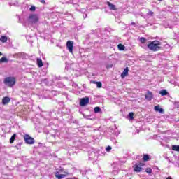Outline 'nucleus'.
Instances as JSON below:
<instances>
[{"label":"nucleus","mask_w":179,"mask_h":179,"mask_svg":"<svg viewBox=\"0 0 179 179\" xmlns=\"http://www.w3.org/2000/svg\"><path fill=\"white\" fill-rule=\"evenodd\" d=\"M147 47L151 51H159L162 48V43L159 41H154L148 44Z\"/></svg>","instance_id":"obj_1"},{"label":"nucleus","mask_w":179,"mask_h":179,"mask_svg":"<svg viewBox=\"0 0 179 179\" xmlns=\"http://www.w3.org/2000/svg\"><path fill=\"white\" fill-rule=\"evenodd\" d=\"M4 83L9 87H13L16 85V78L15 77H7L4 79Z\"/></svg>","instance_id":"obj_2"},{"label":"nucleus","mask_w":179,"mask_h":179,"mask_svg":"<svg viewBox=\"0 0 179 179\" xmlns=\"http://www.w3.org/2000/svg\"><path fill=\"white\" fill-rule=\"evenodd\" d=\"M28 21L31 24L37 23L38 22V16L36 14H31L28 18Z\"/></svg>","instance_id":"obj_3"},{"label":"nucleus","mask_w":179,"mask_h":179,"mask_svg":"<svg viewBox=\"0 0 179 179\" xmlns=\"http://www.w3.org/2000/svg\"><path fill=\"white\" fill-rule=\"evenodd\" d=\"M24 141L27 145H33L34 143V138L33 137H30L29 134H25L24 136Z\"/></svg>","instance_id":"obj_4"},{"label":"nucleus","mask_w":179,"mask_h":179,"mask_svg":"<svg viewBox=\"0 0 179 179\" xmlns=\"http://www.w3.org/2000/svg\"><path fill=\"white\" fill-rule=\"evenodd\" d=\"M66 47H67V49L69 50V52H71V54H73V42L71 41H68L66 43Z\"/></svg>","instance_id":"obj_5"},{"label":"nucleus","mask_w":179,"mask_h":179,"mask_svg":"<svg viewBox=\"0 0 179 179\" xmlns=\"http://www.w3.org/2000/svg\"><path fill=\"white\" fill-rule=\"evenodd\" d=\"M89 101L90 99L88 97L82 98L80 101V106H81V107H85V106L89 104Z\"/></svg>","instance_id":"obj_6"},{"label":"nucleus","mask_w":179,"mask_h":179,"mask_svg":"<svg viewBox=\"0 0 179 179\" xmlns=\"http://www.w3.org/2000/svg\"><path fill=\"white\" fill-rule=\"evenodd\" d=\"M143 166V163H137L135 164L134 171L136 173H140V171H142V166Z\"/></svg>","instance_id":"obj_7"},{"label":"nucleus","mask_w":179,"mask_h":179,"mask_svg":"<svg viewBox=\"0 0 179 179\" xmlns=\"http://www.w3.org/2000/svg\"><path fill=\"white\" fill-rule=\"evenodd\" d=\"M152 99H153V94L152 92L148 91L145 94V99L148 100V101H151Z\"/></svg>","instance_id":"obj_8"},{"label":"nucleus","mask_w":179,"mask_h":179,"mask_svg":"<svg viewBox=\"0 0 179 179\" xmlns=\"http://www.w3.org/2000/svg\"><path fill=\"white\" fill-rule=\"evenodd\" d=\"M106 5H108L110 10H117L115 5L111 3L110 1H107Z\"/></svg>","instance_id":"obj_9"},{"label":"nucleus","mask_w":179,"mask_h":179,"mask_svg":"<svg viewBox=\"0 0 179 179\" xmlns=\"http://www.w3.org/2000/svg\"><path fill=\"white\" fill-rule=\"evenodd\" d=\"M154 110L157 111V113H159V114H164V110L163 108H160V106L157 105L155 106L154 108Z\"/></svg>","instance_id":"obj_10"},{"label":"nucleus","mask_w":179,"mask_h":179,"mask_svg":"<svg viewBox=\"0 0 179 179\" xmlns=\"http://www.w3.org/2000/svg\"><path fill=\"white\" fill-rule=\"evenodd\" d=\"M129 69H128V67H126L122 73L121 74V78L122 79H124V78H125V76H128V72H129Z\"/></svg>","instance_id":"obj_11"},{"label":"nucleus","mask_w":179,"mask_h":179,"mask_svg":"<svg viewBox=\"0 0 179 179\" xmlns=\"http://www.w3.org/2000/svg\"><path fill=\"white\" fill-rule=\"evenodd\" d=\"M55 177H56V178L62 179V178H64L66 177V175H65V174H59V172L58 171H57L55 172Z\"/></svg>","instance_id":"obj_12"},{"label":"nucleus","mask_w":179,"mask_h":179,"mask_svg":"<svg viewBox=\"0 0 179 179\" xmlns=\"http://www.w3.org/2000/svg\"><path fill=\"white\" fill-rule=\"evenodd\" d=\"M10 102V98H9L8 96H6L2 99V103L3 105L9 104Z\"/></svg>","instance_id":"obj_13"},{"label":"nucleus","mask_w":179,"mask_h":179,"mask_svg":"<svg viewBox=\"0 0 179 179\" xmlns=\"http://www.w3.org/2000/svg\"><path fill=\"white\" fill-rule=\"evenodd\" d=\"M159 94H161V96H167V94H169V92L166 90H162L159 92Z\"/></svg>","instance_id":"obj_14"},{"label":"nucleus","mask_w":179,"mask_h":179,"mask_svg":"<svg viewBox=\"0 0 179 179\" xmlns=\"http://www.w3.org/2000/svg\"><path fill=\"white\" fill-rule=\"evenodd\" d=\"M37 65L38 66V68H41V66H43V60H41V59H37Z\"/></svg>","instance_id":"obj_15"},{"label":"nucleus","mask_w":179,"mask_h":179,"mask_svg":"<svg viewBox=\"0 0 179 179\" xmlns=\"http://www.w3.org/2000/svg\"><path fill=\"white\" fill-rule=\"evenodd\" d=\"M117 48L120 51H124L125 50V46L121 43H120L118 45H117Z\"/></svg>","instance_id":"obj_16"},{"label":"nucleus","mask_w":179,"mask_h":179,"mask_svg":"<svg viewBox=\"0 0 179 179\" xmlns=\"http://www.w3.org/2000/svg\"><path fill=\"white\" fill-rule=\"evenodd\" d=\"M94 113H95V114H97L99 113H101V108L99 106L95 107L94 109Z\"/></svg>","instance_id":"obj_17"},{"label":"nucleus","mask_w":179,"mask_h":179,"mask_svg":"<svg viewBox=\"0 0 179 179\" xmlns=\"http://www.w3.org/2000/svg\"><path fill=\"white\" fill-rule=\"evenodd\" d=\"M92 83H94L95 85H96L99 89H100L101 86H103V84L101 83V82L92 81Z\"/></svg>","instance_id":"obj_18"},{"label":"nucleus","mask_w":179,"mask_h":179,"mask_svg":"<svg viewBox=\"0 0 179 179\" xmlns=\"http://www.w3.org/2000/svg\"><path fill=\"white\" fill-rule=\"evenodd\" d=\"M0 41L1 43H6V41H8V38L5 36H3L1 37Z\"/></svg>","instance_id":"obj_19"},{"label":"nucleus","mask_w":179,"mask_h":179,"mask_svg":"<svg viewBox=\"0 0 179 179\" xmlns=\"http://www.w3.org/2000/svg\"><path fill=\"white\" fill-rule=\"evenodd\" d=\"M15 139H16V134H14L10 139V143H13V142H15Z\"/></svg>","instance_id":"obj_20"},{"label":"nucleus","mask_w":179,"mask_h":179,"mask_svg":"<svg viewBox=\"0 0 179 179\" xmlns=\"http://www.w3.org/2000/svg\"><path fill=\"white\" fill-rule=\"evenodd\" d=\"M172 150H175L176 152H179V145H172Z\"/></svg>","instance_id":"obj_21"},{"label":"nucleus","mask_w":179,"mask_h":179,"mask_svg":"<svg viewBox=\"0 0 179 179\" xmlns=\"http://www.w3.org/2000/svg\"><path fill=\"white\" fill-rule=\"evenodd\" d=\"M3 62H8V58L3 57L0 59V64H2Z\"/></svg>","instance_id":"obj_22"},{"label":"nucleus","mask_w":179,"mask_h":179,"mask_svg":"<svg viewBox=\"0 0 179 179\" xmlns=\"http://www.w3.org/2000/svg\"><path fill=\"white\" fill-rule=\"evenodd\" d=\"M15 57H17L18 58H22V57H24V53L23 52H19L15 54Z\"/></svg>","instance_id":"obj_23"},{"label":"nucleus","mask_w":179,"mask_h":179,"mask_svg":"<svg viewBox=\"0 0 179 179\" xmlns=\"http://www.w3.org/2000/svg\"><path fill=\"white\" fill-rule=\"evenodd\" d=\"M143 160H144V162H148L149 160V155H144L143 157Z\"/></svg>","instance_id":"obj_24"},{"label":"nucleus","mask_w":179,"mask_h":179,"mask_svg":"<svg viewBox=\"0 0 179 179\" xmlns=\"http://www.w3.org/2000/svg\"><path fill=\"white\" fill-rule=\"evenodd\" d=\"M128 117L130 120H134V113L131 112L129 113Z\"/></svg>","instance_id":"obj_25"},{"label":"nucleus","mask_w":179,"mask_h":179,"mask_svg":"<svg viewBox=\"0 0 179 179\" xmlns=\"http://www.w3.org/2000/svg\"><path fill=\"white\" fill-rule=\"evenodd\" d=\"M153 15H155V13H153V11H148V13H147V16H150L152 17Z\"/></svg>","instance_id":"obj_26"},{"label":"nucleus","mask_w":179,"mask_h":179,"mask_svg":"<svg viewBox=\"0 0 179 179\" xmlns=\"http://www.w3.org/2000/svg\"><path fill=\"white\" fill-rule=\"evenodd\" d=\"M140 41H141V43H142V44H143V43H146V38L142 37L140 38Z\"/></svg>","instance_id":"obj_27"},{"label":"nucleus","mask_w":179,"mask_h":179,"mask_svg":"<svg viewBox=\"0 0 179 179\" xmlns=\"http://www.w3.org/2000/svg\"><path fill=\"white\" fill-rule=\"evenodd\" d=\"M146 173H148V174H152V169L150 168H148L146 170H145Z\"/></svg>","instance_id":"obj_28"},{"label":"nucleus","mask_w":179,"mask_h":179,"mask_svg":"<svg viewBox=\"0 0 179 179\" xmlns=\"http://www.w3.org/2000/svg\"><path fill=\"white\" fill-rule=\"evenodd\" d=\"M29 10L31 12H34V10H36V6H31V8H29Z\"/></svg>","instance_id":"obj_29"},{"label":"nucleus","mask_w":179,"mask_h":179,"mask_svg":"<svg viewBox=\"0 0 179 179\" xmlns=\"http://www.w3.org/2000/svg\"><path fill=\"white\" fill-rule=\"evenodd\" d=\"M111 149H113V148H111V146L108 145L106 148V152H109L111 151Z\"/></svg>","instance_id":"obj_30"},{"label":"nucleus","mask_w":179,"mask_h":179,"mask_svg":"<svg viewBox=\"0 0 179 179\" xmlns=\"http://www.w3.org/2000/svg\"><path fill=\"white\" fill-rule=\"evenodd\" d=\"M175 108H179V102H174Z\"/></svg>","instance_id":"obj_31"},{"label":"nucleus","mask_w":179,"mask_h":179,"mask_svg":"<svg viewBox=\"0 0 179 179\" xmlns=\"http://www.w3.org/2000/svg\"><path fill=\"white\" fill-rule=\"evenodd\" d=\"M40 2H41V3H43V5H45V0H39Z\"/></svg>","instance_id":"obj_32"},{"label":"nucleus","mask_w":179,"mask_h":179,"mask_svg":"<svg viewBox=\"0 0 179 179\" xmlns=\"http://www.w3.org/2000/svg\"><path fill=\"white\" fill-rule=\"evenodd\" d=\"M131 26H134V27L136 26V24L135 23V22H132L131 23Z\"/></svg>","instance_id":"obj_33"},{"label":"nucleus","mask_w":179,"mask_h":179,"mask_svg":"<svg viewBox=\"0 0 179 179\" xmlns=\"http://www.w3.org/2000/svg\"><path fill=\"white\" fill-rule=\"evenodd\" d=\"M83 17L84 19H86V17H87V14H84V15H83Z\"/></svg>","instance_id":"obj_34"},{"label":"nucleus","mask_w":179,"mask_h":179,"mask_svg":"<svg viewBox=\"0 0 179 179\" xmlns=\"http://www.w3.org/2000/svg\"><path fill=\"white\" fill-rule=\"evenodd\" d=\"M106 68H113V64L108 65V66H106Z\"/></svg>","instance_id":"obj_35"},{"label":"nucleus","mask_w":179,"mask_h":179,"mask_svg":"<svg viewBox=\"0 0 179 179\" xmlns=\"http://www.w3.org/2000/svg\"><path fill=\"white\" fill-rule=\"evenodd\" d=\"M160 145H162V146H164V147H166V144H164V143H160Z\"/></svg>","instance_id":"obj_36"},{"label":"nucleus","mask_w":179,"mask_h":179,"mask_svg":"<svg viewBox=\"0 0 179 179\" xmlns=\"http://www.w3.org/2000/svg\"><path fill=\"white\" fill-rule=\"evenodd\" d=\"M166 179H171V177H168V178H166Z\"/></svg>","instance_id":"obj_37"},{"label":"nucleus","mask_w":179,"mask_h":179,"mask_svg":"<svg viewBox=\"0 0 179 179\" xmlns=\"http://www.w3.org/2000/svg\"><path fill=\"white\" fill-rule=\"evenodd\" d=\"M2 55V52H0V56Z\"/></svg>","instance_id":"obj_38"},{"label":"nucleus","mask_w":179,"mask_h":179,"mask_svg":"<svg viewBox=\"0 0 179 179\" xmlns=\"http://www.w3.org/2000/svg\"><path fill=\"white\" fill-rule=\"evenodd\" d=\"M94 155H96V156H97V154H96L95 152H94Z\"/></svg>","instance_id":"obj_39"},{"label":"nucleus","mask_w":179,"mask_h":179,"mask_svg":"<svg viewBox=\"0 0 179 179\" xmlns=\"http://www.w3.org/2000/svg\"><path fill=\"white\" fill-rule=\"evenodd\" d=\"M21 144H22V143H20V144H19V146H20Z\"/></svg>","instance_id":"obj_40"},{"label":"nucleus","mask_w":179,"mask_h":179,"mask_svg":"<svg viewBox=\"0 0 179 179\" xmlns=\"http://www.w3.org/2000/svg\"><path fill=\"white\" fill-rule=\"evenodd\" d=\"M158 1H163V0H158Z\"/></svg>","instance_id":"obj_41"},{"label":"nucleus","mask_w":179,"mask_h":179,"mask_svg":"<svg viewBox=\"0 0 179 179\" xmlns=\"http://www.w3.org/2000/svg\"><path fill=\"white\" fill-rule=\"evenodd\" d=\"M74 179H77L76 178H74Z\"/></svg>","instance_id":"obj_42"}]
</instances>
